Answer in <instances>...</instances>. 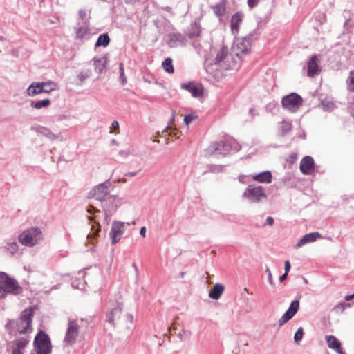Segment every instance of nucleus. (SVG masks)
I'll return each instance as SVG.
<instances>
[{
    "mask_svg": "<svg viewBox=\"0 0 354 354\" xmlns=\"http://www.w3.org/2000/svg\"><path fill=\"white\" fill-rule=\"evenodd\" d=\"M110 43V37L109 36V35L107 33H103V34H101L95 44V48H97V47H100V46H103V47H106Z\"/></svg>",
    "mask_w": 354,
    "mask_h": 354,
    "instance_id": "29",
    "label": "nucleus"
},
{
    "mask_svg": "<svg viewBox=\"0 0 354 354\" xmlns=\"http://www.w3.org/2000/svg\"><path fill=\"white\" fill-rule=\"evenodd\" d=\"M254 180L260 183H270L272 180V175L270 171H264L252 176Z\"/></svg>",
    "mask_w": 354,
    "mask_h": 354,
    "instance_id": "18",
    "label": "nucleus"
},
{
    "mask_svg": "<svg viewBox=\"0 0 354 354\" xmlns=\"http://www.w3.org/2000/svg\"><path fill=\"white\" fill-rule=\"evenodd\" d=\"M162 66L164 70L168 73H173L174 71V66L172 64V59L171 57H167L162 64Z\"/></svg>",
    "mask_w": 354,
    "mask_h": 354,
    "instance_id": "34",
    "label": "nucleus"
},
{
    "mask_svg": "<svg viewBox=\"0 0 354 354\" xmlns=\"http://www.w3.org/2000/svg\"><path fill=\"white\" fill-rule=\"evenodd\" d=\"M353 298H354V293L352 294V295H346L345 297V300L346 301H350V300H351Z\"/></svg>",
    "mask_w": 354,
    "mask_h": 354,
    "instance_id": "58",
    "label": "nucleus"
},
{
    "mask_svg": "<svg viewBox=\"0 0 354 354\" xmlns=\"http://www.w3.org/2000/svg\"><path fill=\"white\" fill-rule=\"evenodd\" d=\"M72 287L73 288L83 290L85 288V281L84 279H74L72 281Z\"/></svg>",
    "mask_w": 354,
    "mask_h": 354,
    "instance_id": "39",
    "label": "nucleus"
},
{
    "mask_svg": "<svg viewBox=\"0 0 354 354\" xmlns=\"http://www.w3.org/2000/svg\"><path fill=\"white\" fill-rule=\"evenodd\" d=\"M80 326L77 320L68 319V327L64 339V342L66 346L73 344L79 335Z\"/></svg>",
    "mask_w": 354,
    "mask_h": 354,
    "instance_id": "9",
    "label": "nucleus"
},
{
    "mask_svg": "<svg viewBox=\"0 0 354 354\" xmlns=\"http://www.w3.org/2000/svg\"><path fill=\"white\" fill-rule=\"evenodd\" d=\"M109 180L100 183L90 192V194H91L95 199L102 202L105 197L109 194Z\"/></svg>",
    "mask_w": 354,
    "mask_h": 354,
    "instance_id": "13",
    "label": "nucleus"
},
{
    "mask_svg": "<svg viewBox=\"0 0 354 354\" xmlns=\"http://www.w3.org/2000/svg\"><path fill=\"white\" fill-rule=\"evenodd\" d=\"M22 288L17 281L4 272H0V299L8 295H18L22 292Z\"/></svg>",
    "mask_w": 354,
    "mask_h": 354,
    "instance_id": "2",
    "label": "nucleus"
},
{
    "mask_svg": "<svg viewBox=\"0 0 354 354\" xmlns=\"http://www.w3.org/2000/svg\"><path fill=\"white\" fill-rule=\"evenodd\" d=\"M93 60L95 71L99 74L102 73L106 67L107 59L105 57H102L100 58H94Z\"/></svg>",
    "mask_w": 354,
    "mask_h": 354,
    "instance_id": "28",
    "label": "nucleus"
},
{
    "mask_svg": "<svg viewBox=\"0 0 354 354\" xmlns=\"http://www.w3.org/2000/svg\"><path fill=\"white\" fill-rule=\"evenodd\" d=\"M185 37L180 32H170L166 35V43L170 48H176L186 44Z\"/></svg>",
    "mask_w": 354,
    "mask_h": 354,
    "instance_id": "12",
    "label": "nucleus"
},
{
    "mask_svg": "<svg viewBox=\"0 0 354 354\" xmlns=\"http://www.w3.org/2000/svg\"><path fill=\"white\" fill-rule=\"evenodd\" d=\"M333 103L331 102H328L326 103L325 102H323V106L324 107L325 109H330L333 107Z\"/></svg>",
    "mask_w": 354,
    "mask_h": 354,
    "instance_id": "48",
    "label": "nucleus"
},
{
    "mask_svg": "<svg viewBox=\"0 0 354 354\" xmlns=\"http://www.w3.org/2000/svg\"><path fill=\"white\" fill-rule=\"evenodd\" d=\"M347 89L350 92H354V70L349 73V75L346 80Z\"/></svg>",
    "mask_w": 354,
    "mask_h": 354,
    "instance_id": "35",
    "label": "nucleus"
},
{
    "mask_svg": "<svg viewBox=\"0 0 354 354\" xmlns=\"http://www.w3.org/2000/svg\"><path fill=\"white\" fill-rule=\"evenodd\" d=\"M181 88L191 93L194 97H201L203 94V90L192 82L182 84Z\"/></svg>",
    "mask_w": 354,
    "mask_h": 354,
    "instance_id": "21",
    "label": "nucleus"
},
{
    "mask_svg": "<svg viewBox=\"0 0 354 354\" xmlns=\"http://www.w3.org/2000/svg\"><path fill=\"white\" fill-rule=\"evenodd\" d=\"M111 126L113 128L116 129L119 127V123L117 120L113 121Z\"/></svg>",
    "mask_w": 354,
    "mask_h": 354,
    "instance_id": "57",
    "label": "nucleus"
},
{
    "mask_svg": "<svg viewBox=\"0 0 354 354\" xmlns=\"http://www.w3.org/2000/svg\"><path fill=\"white\" fill-rule=\"evenodd\" d=\"M304 330L302 327H299L294 335V340L295 343H299L303 338Z\"/></svg>",
    "mask_w": 354,
    "mask_h": 354,
    "instance_id": "43",
    "label": "nucleus"
},
{
    "mask_svg": "<svg viewBox=\"0 0 354 354\" xmlns=\"http://www.w3.org/2000/svg\"><path fill=\"white\" fill-rule=\"evenodd\" d=\"M349 306H350V304L348 303H345V302L339 303L334 307L333 310L335 311L337 313H342L344 312V309L346 307H349Z\"/></svg>",
    "mask_w": 354,
    "mask_h": 354,
    "instance_id": "40",
    "label": "nucleus"
},
{
    "mask_svg": "<svg viewBox=\"0 0 354 354\" xmlns=\"http://www.w3.org/2000/svg\"><path fill=\"white\" fill-rule=\"evenodd\" d=\"M122 182V183H126L127 182V179L126 178H122V179H118L117 180H115V182Z\"/></svg>",
    "mask_w": 354,
    "mask_h": 354,
    "instance_id": "63",
    "label": "nucleus"
},
{
    "mask_svg": "<svg viewBox=\"0 0 354 354\" xmlns=\"http://www.w3.org/2000/svg\"><path fill=\"white\" fill-rule=\"evenodd\" d=\"M75 35L76 38L79 39H88L89 38V28L88 26H82L80 27H76Z\"/></svg>",
    "mask_w": 354,
    "mask_h": 354,
    "instance_id": "25",
    "label": "nucleus"
},
{
    "mask_svg": "<svg viewBox=\"0 0 354 354\" xmlns=\"http://www.w3.org/2000/svg\"><path fill=\"white\" fill-rule=\"evenodd\" d=\"M140 234L141 236H142L143 237L145 236V234H146V227H142L140 230Z\"/></svg>",
    "mask_w": 354,
    "mask_h": 354,
    "instance_id": "54",
    "label": "nucleus"
},
{
    "mask_svg": "<svg viewBox=\"0 0 354 354\" xmlns=\"http://www.w3.org/2000/svg\"><path fill=\"white\" fill-rule=\"evenodd\" d=\"M224 286L221 283H216L209 292V297L213 299H218L224 291Z\"/></svg>",
    "mask_w": 354,
    "mask_h": 354,
    "instance_id": "24",
    "label": "nucleus"
},
{
    "mask_svg": "<svg viewBox=\"0 0 354 354\" xmlns=\"http://www.w3.org/2000/svg\"><path fill=\"white\" fill-rule=\"evenodd\" d=\"M315 161L311 156H306L304 157L301 162L299 169L304 175H310L315 170Z\"/></svg>",
    "mask_w": 354,
    "mask_h": 354,
    "instance_id": "15",
    "label": "nucleus"
},
{
    "mask_svg": "<svg viewBox=\"0 0 354 354\" xmlns=\"http://www.w3.org/2000/svg\"><path fill=\"white\" fill-rule=\"evenodd\" d=\"M241 149V145L236 140H221L212 142L207 149V152L210 155L218 153L226 156L232 151H239Z\"/></svg>",
    "mask_w": 354,
    "mask_h": 354,
    "instance_id": "3",
    "label": "nucleus"
},
{
    "mask_svg": "<svg viewBox=\"0 0 354 354\" xmlns=\"http://www.w3.org/2000/svg\"><path fill=\"white\" fill-rule=\"evenodd\" d=\"M42 239V233L38 227H31L24 231L19 236V242L27 247H32Z\"/></svg>",
    "mask_w": 354,
    "mask_h": 354,
    "instance_id": "4",
    "label": "nucleus"
},
{
    "mask_svg": "<svg viewBox=\"0 0 354 354\" xmlns=\"http://www.w3.org/2000/svg\"><path fill=\"white\" fill-rule=\"evenodd\" d=\"M78 15L80 19H84L86 15V12L84 10H80Z\"/></svg>",
    "mask_w": 354,
    "mask_h": 354,
    "instance_id": "50",
    "label": "nucleus"
},
{
    "mask_svg": "<svg viewBox=\"0 0 354 354\" xmlns=\"http://www.w3.org/2000/svg\"><path fill=\"white\" fill-rule=\"evenodd\" d=\"M29 340L26 338H19L16 339L15 342H12V344L16 345V347L20 349L24 348L27 344H28Z\"/></svg>",
    "mask_w": 354,
    "mask_h": 354,
    "instance_id": "36",
    "label": "nucleus"
},
{
    "mask_svg": "<svg viewBox=\"0 0 354 354\" xmlns=\"http://www.w3.org/2000/svg\"><path fill=\"white\" fill-rule=\"evenodd\" d=\"M46 84H44V82H34L28 87L26 90L27 95L28 96H35L37 95L44 93V91H47L48 90H44V86Z\"/></svg>",
    "mask_w": 354,
    "mask_h": 354,
    "instance_id": "16",
    "label": "nucleus"
},
{
    "mask_svg": "<svg viewBox=\"0 0 354 354\" xmlns=\"http://www.w3.org/2000/svg\"><path fill=\"white\" fill-rule=\"evenodd\" d=\"M251 42H252V36H247L243 39H241L240 41H236V48L237 52L236 53V59H239V55L240 53L246 54L248 53L251 47Z\"/></svg>",
    "mask_w": 354,
    "mask_h": 354,
    "instance_id": "14",
    "label": "nucleus"
},
{
    "mask_svg": "<svg viewBox=\"0 0 354 354\" xmlns=\"http://www.w3.org/2000/svg\"><path fill=\"white\" fill-rule=\"evenodd\" d=\"M196 118H197V115H194V114L185 115V116L184 118V122L186 125H188L192 122V121L193 120H194Z\"/></svg>",
    "mask_w": 354,
    "mask_h": 354,
    "instance_id": "44",
    "label": "nucleus"
},
{
    "mask_svg": "<svg viewBox=\"0 0 354 354\" xmlns=\"http://www.w3.org/2000/svg\"><path fill=\"white\" fill-rule=\"evenodd\" d=\"M44 84L46 85L44 86V90H48L47 91H44V93H50L53 91L55 90V84L53 82H44Z\"/></svg>",
    "mask_w": 354,
    "mask_h": 354,
    "instance_id": "41",
    "label": "nucleus"
},
{
    "mask_svg": "<svg viewBox=\"0 0 354 354\" xmlns=\"http://www.w3.org/2000/svg\"><path fill=\"white\" fill-rule=\"evenodd\" d=\"M174 117H175V111H172L171 118L170 119L169 123H171L172 121L174 120Z\"/></svg>",
    "mask_w": 354,
    "mask_h": 354,
    "instance_id": "61",
    "label": "nucleus"
},
{
    "mask_svg": "<svg viewBox=\"0 0 354 354\" xmlns=\"http://www.w3.org/2000/svg\"><path fill=\"white\" fill-rule=\"evenodd\" d=\"M302 97L296 93H291L282 98L281 104L284 109L295 113L302 105Z\"/></svg>",
    "mask_w": 354,
    "mask_h": 354,
    "instance_id": "8",
    "label": "nucleus"
},
{
    "mask_svg": "<svg viewBox=\"0 0 354 354\" xmlns=\"http://www.w3.org/2000/svg\"><path fill=\"white\" fill-rule=\"evenodd\" d=\"M242 21V15L239 12H236L232 16L230 26L233 33L237 32L239 30V26Z\"/></svg>",
    "mask_w": 354,
    "mask_h": 354,
    "instance_id": "26",
    "label": "nucleus"
},
{
    "mask_svg": "<svg viewBox=\"0 0 354 354\" xmlns=\"http://www.w3.org/2000/svg\"><path fill=\"white\" fill-rule=\"evenodd\" d=\"M235 59L236 57L228 55V48L227 46H222L216 53L214 64L225 70L233 69L236 68Z\"/></svg>",
    "mask_w": 354,
    "mask_h": 354,
    "instance_id": "6",
    "label": "nucleus"
},
{
    "mask_svg": "<svg viewBox=\"0 0 354 354\" xmlns=\"http://www.w3.org/2000/svg\"><path fill=\"white\" fill-rule=\"evenodd\" d=\"M319 72V68L317 64V57L316 55H313L310 59L308 63V75L309 77H314Z\"/></svg>",
    "mask_w": 354,
    "mask_h": 354,
    "instance_id": "22",
    "label": "nucleus"
},
{
    "mask_svg": "<svg viewBox=\"0 0 354 354\" xmlns=\"http://www.w3.org/2000/svg\"><path fill=\"white\" fill-rule=\"evenodd\" d=\"M214 14L218 17H221L225 12V3L223 0L212 6Z\"/></svg>",
    "mask_w": 354,
    "mask_h": 354,
    "instance_id": "32",
    "label": "nucleus"
},
{
    "mask_svg": "<svg viewBox=\"0 0 354 354\" xmlns=\"http://www.w3.org/2000/svg\"><path fill=\"white\" fill-rule=\"evenodd\" d=\"M91 75V71L90 70L82 71L77 75V78L81 83H83L86 79Z\"/></svg>",
    "mask_w": 354,
    "mask_h": 354,
    "instance_id": "37",
    "label": "nucleus"
},
{
    "mask_svg": "<svg viewBox=\"0 0 354 354\" xmlns=\"http://www.w3.org/2000/svg\"><path fill=\"white\" fill-rule=\"evenodd\" d=\"M126 224L127 225H130L129 223H123L118 221L113 222L111 230L109 233L112 244L114 245L120 240L121 236L124 232V225Z\"/></svg>",
    "mask_w": 354,
    "mask_h": 354,
    "instance_id": "10",
    "label": "nucleus"
},
{
    "mask_svg": "<svg viewBox=\"0 0 354 354\" xmlns=\"http://www.w3.org/2000/svg\"><path fill=\"white\" fill-rule=\"evenodd\" d=\"M300 138H301V139H304H304H306V133L304 132V133L300 136Z\"/></svg>",
    "mask_w": 354,
    "mask_h": 354,
    "instance_id": "64",
    "label": "nucleus"
},
{
    "mask_svg": "<svg viewBox=\"0 0 354 354\" xmlns=\"http://www.w3.org/2000/svg\"><path fill=\"white\" fill-rule=\"evenodd\" d=\"M299 308V301L298 299H295L292 301L288 307V310L285 312L283 316L279 319V326L281 327L286 322L290 320L297 313Z\"/></svg>",
    "mask_w": 354,
    "mask_h": 354,
    "instance_id": "11",
    "label": "nucleus"
},
{
    "mask_svg": "<svg viewBox=\"0 0 354 354\" xmlns=\"http://www.w3.org/2000/svg\"><path fill=\"white\" fill-rule=\"evenodd\" d=\"M201 33V26L199 23L194 21L190 24V26L187 29V36L189 38L193 39L200 36Z\"/></svg>",
    "mask_w": 354,
    "mask_h": 354,
    "instance_id": "23",
    "label": "nucleus"
},
{
    "mask_svg": "<svg viewBox=\"0 0 354 354\" xmlns=\"http://www.w3.org/2000/svg\"><path fill=\"white\" fill-rule=\"evenodd\" d=\"M33 311L31 308L25 309L17 319L9 320L6 324L8 333L13 336L31 332Z\"/></svg>",
    "mask_w": 354,
    "mask_h": 354,
    "instance_id": "1",
    "label": "nucleus"
},
{
    "mask_svg": "<svg viewBox=\"0 0 354 354\" xmlns=\"http://www.w3.org/2000/svg\"><path fill=\"white\" fill-rule=\"evenodd\" d=\"M138 174V171H130L124 174L126 176H135Z\"/></svg>",
    "mask_w": 354,
    "mask_h": 354,
    "instance_id": "55",
    "label": "nucleus"
},
{
    "mask_svg": "<svg viewBox=\"0 0 354 354\" xmlns=\"http://www.w3.org/2000/svg\"><path fill=\"white\" fill-rule=\"evenodd\" d=\"M291 268V266H290V263L289 261H285V265H284V270H285V272L286 274H288V272L290 271Z\"/></svg>",
    "mask_w": 354,
    "mask_h": 354,
    "instance_id": "47",
    "label": "nucleus"
},
{
    "mask_svg": "<svg viewBox=\"0 0 354 354\" xmlns=\"http://www.w3.org/2000/svg\"><path fill=\"white\" fill-rule=\"evenodd\" d=\"M266 271L268 272V281L271 285H273V279L269 268H267Z\"/></svg>",
    "mask_w": 354,
    "mask_h": 354,
    "instance_id": "52",
    "label": "nucleus"
},
{
    "mask_svg": "<svg viewBox=\"0 0 354 354\" xmlns=\"http://www.w3.org/2000/svg\"><path fill=\"white\" fill-rule=\"evenodd\" d=\"M12 354H22L21 349L16 347V348H13V350L12 351Z\"/></svg>",
    "mask_w": 354,
    "mask_h": 354,
    "instance_id": "53",
    "label": "nucleus"
},
{
    "mask_svg": "<svg viewBox=\"0 0 354 354\" xmlns=\"http://www.w3.org/2000/svg\"><path fill=\"white\" fill-rule=\"evenodd\" d=\"M260 0H248V5L250 8H253L257 6Z\"/></svg>",
    "mask_w": 354,
    "mask_h": 354,
    "instance_id": "46",
    "label": "nucleus"
},
{
    "mask_svg": "<svg viewBox=\"0 0 354 354\" xmlns=\"http://www.w3.org/2000/svg\"><path fill=\"white\" fill-rule=\"evenodd\" d=\"M326 339L330 348L335 350L338 354H345L342 349L341 343L337 338L333 335H327Z\"/></svg>",
    "mask_w": 354,
    "mask_h": 354,
    "instance_id": "20",
    "label": "nucleus"
},
{
    "mask_svg": "<svg viewBox=\"0 0 354 354\" xmlns=\"http://www.w3.org/2000/svg\"><path fill=\"white\" fill-rule=\"evenodd\" d=\"M119 73L122 84L125 85L127 82V80L124 74V64L122 62H120L119 64Z\"/></svg>",
    "mask_w": 354,
    "mask_h": 354,
    "instance_id": "38",
    "label": "nucleus"
},
{
    "mask_svg": "<svg viewBox=\"0 0 354 354\" xmlns=\"http://www.w3.org/2000/svg\"><path fill=\"white\" fill-rule=\"evenodd\" d=\"M88 212L90 213V214H95L96 212H99V210H97L95 207L93 206H90L88 208Z\"/></svg>",
    "mask_w": 354,
    "mask_h": 354,
    "instance_id": "51",
    "label": "nucleus"
},
{
    "mask_svg": "<svg viewBox=\"0 0 354 354\" xmlns=\"http://www.w3.org/2000/svg\"><path fill=\"white\" fill-rule=\"evenodd\" d=\"M292 129V124L283 120L280 123V132L281 136H285Z\"/></svg>",
    "mask_w": 354,
    "mask_h": 354,
    "instance_id": "33",
    "label": "nucleus"
},
{
    "mask_svg": "<svg viewBox=\"0 0 354 354\" xmlns=\"http://www.w3.org/2000/svg\"><path fill=\"white\" fill-rule=\"evenodd\" d=\"M122 314V306L120 304L113 308L111 312L106 315V322H109L111 326H115V321L119 319Z\"/></svg>",
    "mask_w": 354,
    "mask_h": 354,
    "instance_id": "19",
    "label": "nucleus"
},
{
    "mask_svg": "<svg viewBox=\"0 0 354 354\" xmlns=\"http://www.w3.org/2000/svg\"><path fill=\"white\" fill-rule=\"evenodd\" d=\"M321 234L318 232H310L305 234L295 245L296 248L302 247L309 243L315 241L317 239L321 238Z\"/></svg>",
    "mask_w": 354,
    "mask_h": 354,
    "instance_id": "17",
    "label": "nucleus"
},
{
    "mask_svg": "<svg viewBox=\"0 0 354 354\" xmlns=\"http://www.w3.org/2000/svg\"><path fill=\"white\" fill-rule=\"evenodd\" d=\"M127 318L129 319V320L132 322H133V317L132 315L131 314H127Z\"/></svg>",
    "mask_w": 354,
    "mask_h": 354,
    "instance_id": "60",
    "label": "nucleus"
},
{
    "mask_svg": "<svg viewBox=\"0 0 354 354\" xmlns=\"http://www.w3.org/2000/svg\"><path fill=\"white\" fill-rule=\"evenodd\" d=\"M210 65L207 64L205 66V70L207 73H212L211 72V68H210Z\"/></svg>",
    "mask_w": 354,
    "mask_h": 354,
    "instance_id": "62",
    "label": "nucleus"
},
{
    "mask_svg": "<svg viewBox=\"0 0 354 354\" xmlns=\"http://www.w3.org/2000/svg\"><path fill=\"white\" fill-rule=\"evenodd\" d=\"M30 106L36 109H41L44 107H47L50 104V100L48 98H45L39 101H30Z\"/></svg>",
    "mask_w": 354,
    "mask_h": 354,
    "instance_id": "30",
    "label": "nucleus"
},
{
    "mask_svg": "<svg viewBox=\"0 0 354 354\" xmlns=\"http://www.w3.org/2000/svg\"><path fill=\"white\" fill-rule=\"evenodd\" d=\"M273 223H274V219H273V218H272V217H271V216H268V217H267V218H266V223H265V225H268L271 226V225H273Z\"/></svg>",
    "mask_w": 354,
    "mask_h": 354,
    "instance_id": "49",
    "label": "nucleus"
},
{
    "mask_svg": "<svg viewBox=\"0 0 354 354\" xmlns=\"http://www.w3.org/2000/svg\"><path fill=\"white\" fill-rule=\"evenodd\" d=\"M162 10H164L168 12H171L172 9L170 6H165V7H162Z\"/></svg>",
    "mask_w": 354,
    "mask_h": 354,
    "instance_id": "59",
    "label": "nucleus"
},
{
    "mask_svg": "<svg viewBox=\"0 0 354 354\" xmlns=\"http://www.w3.org/2000/svg\"><path fill=\"white\" fill-rule=\"evenodd\" d=\"M132 153L131 150H121L118 152V155L121 156L122 158H127L129 155H131Z\"/></svg>",
    "mask_w": 354,
    "mask_h": 354,
    "instance_id": "45",
    "label": "nucleus"
},
{
    "mask_svg": "<svg viewBox=\"0 0 354 354\" xmlns=\"http://www.w3.org/2000/svg\"><path fill=\"white\" fill-rule=\"evenodd\" d=\"M242 197L248 200L250 203H259L267 196L265 194L264 188L262 186L255 187L250 185L245 189L243 193Z\"/></svg>",
    "mask_w": 354,
    "mask_h": 354,
    "instance_id": "7",
    "label": "nucleus"
},
{
    "mask_svg": "<svg viewBox=\"0 0 354 354\" xmlns=\"http://www.w3.org/2000/svg\"><path fill=\"white\" fill-rule=\"evenodd\" d=\"M288 274L286 272L279 277L280 282H283L287 278Z\"/></svg>",
    "mask_w": 354,
    "mask_h": 354,
    "instance_id": "56",
    "label": "nucleus"
},
{
    "mask_svg": "<svg viewBox=\"0 0 354 354\" xmlns=\"http://www.w3.org/2000/svg\"><path fill=\"white\" fill-rule=\"evenodd\" d=\"M190 332L185 330V329H182L178 334L177 337L180 339V341H185L190 337Z\"/></svg>",
    "mask_w": 354,
    "mask_h": 354,
    "instance_id": "42",
    "label": "nucleus"
},
{
    "mask_svg": "<svg viewBox=\"0 0 354 354\" xmlns=\"http://www.w3.org/2000/svg\"><path fill=\"white\" fill-rule=\"evenodd\" d=\"M34 348L37 354H50L52 345L49 336L39 330L34 339Z\"/></svg>",
    "mask_w": 354,
    "mask_h": 354,
    "instance_id": "5",
    "label": "nucleus"
},
{
    "mask_svg": "<svg viewBox=\"0 0 354 354\" xmlns=\"http://www.w3.org/2000/svg\"><path fill=\"white\" fill-rule=\"evenodd\" d=\"M5 250L11 254H15L19 250V244L15 240L9 241L3 247Z\"/></svg>",
    "mask_w": 354,
    "mask_h": 354,
    "instance_id": "31",
    "label": "nucleus"
},
{
    "mask_svg": "<svg viewBox=\"0 0 354 354\" xmlns=\"http://www.w3.org/2000/svg\"><path fill=\"white\" fill-rule=\"evenodd\" d=\"M31 129L35 130L37 133L44 136L45 137L54 140L56 138V136L47 127L43 126L32 127Z\"/></svg>",
    "mask_w": 354,
    "mask_h": 354,
    "instance_id": "27",
    "label": "nucleus"
}]
</instances>
